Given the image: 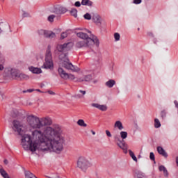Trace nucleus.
I'll list each match as a JSON object with an SVG mask.
<instances>
[{"label": "nucleus", "mask_w": 178, "mask_h": 178, "mask_svg": "<svg viewBox=\"0 0 178 178\" xmlns=\"http://www.w3.org/2000/svg\"><path fill=\"white\" fill-rule=\"evenodd\" d=\"M141 2H142V0H134L133 3H134L135 5H140Z\"/></svg>", "instance_id": "45"}, {"label": "nucleus", "mask_w": 178, "mask_h": 178, "mask_svg": "<svg viewBox=\"0 0 178 178\" xmlns=\"http://www.w3.org/2000/svg\"><path fill=\"white\" fill-rule=\"evenodd\" d=\"M21 138V145L25 151H50L56 154H62L66 143V138L62 127L56 125L54 127H46L43 131L35 129L30 134L23 133Z\"/></svg>", "instance_id": "1"}, {"label": "nucleus", "mask_w": 178, "mask_h": 178, "mask_svg": "<svg viewBox=\"0 0 178 178\" xmlns=\"http://www.w3.org/2000/svg\"><path fill=\"white\" fill-rule=\"evenodd\" d=\"M115 84H116V81H115L113 79H110L106 82L105 86H106V87L108 88H112Z\"/></svg>", "instance_id": "23"}, {"label": "nucleus", "mask_w": 178, "mask_h": 178, "mask_svg": "<svg viewBox=\"0 0 178 178\" xmlns=\"http://www.w3.org/2000/svg\"><path fill=\"white\" fill-rule=\"evenodd\" d=\"M18 79H19V80H29V79H30V76H29V75H27V74L19 72Z\"/></svg>", "instance_id": "26"}, {"label": "nucleus", "mask_w": 178, "mask_h": 178, "mask_svg": "<svg viewBox=\"0 0 178 178\" xmlns=\"http://www.w3.org/2000/svg\"><path fill=\"white\" fill-rule=\"evenodd\" d=\"M157 152L159 154V155H161L164 158H168V153L163 149L162 147H157Z\"/></svg>", "instance_id": "19"}, {"label": "nucleus", "mask_w": 178, "mask_h": 178, "mask_svg": "<svg viewBox=\"0 0 178 178\" xmlns=\"http://www.w3.org/2000/svg\"><path fill=\"white\" fill-rule=\"evenodd\" d=\"M63 66L65 69H67V70H71L72 72H80V68H79L77 66L73 65L72 63H69V61L65 62L63 64Z\"/></svg>", "instance_id": "13"}, {"label": "nucleus", "mask_w": 178, "mask_h": 178, "mask_svg": "<svg viewBox=\"0 0 178 178\" xmlns=\"http://www.w3.org/2000/svg\"><path fill=\"white\" fill-rule=\"evenodd\" d=\"M33 91H34V89H29V90H27L28 92H33Z\"/></svg>", "instance_id": "54"}, {"label": "nucleus", "mask_w": 178, "mask_h": 178, "mask_svg": "<svg viewBox=\"0 0 178 178\" xmlns=\"http://www.w3.org/2000/svg\"><path fill=\"white\" fill-rule=\"evenodd\" d=\"M77 125L81 126V127H87V124L84 122V120H79L77 121Z\"/></svg>", "instance_id": "28"}, {"label": "nucleus", "mask_w": 178, "mask_h": 178, "mask_svg": "<svg viewBox=\"0 0 178 178\" xmlns=\"http://www.w3.org/2000/svg\"><path fill=\"white\" fill-rule=\"evenodd\" d=\"M24 94L26 93V92H29L27 90H24L23 91Z\"/></svg>", "instance_id": "57"}, {"label": "nucleus", "mask_w": 178, "mask_h": 178, "mask_svg": "<svg viewBox=\"0 0 178 178\" xmlns=\"http://www.w3.org/2000/svg\"><path fill=\"white\" fill-rule=\"evenodd\" d=\"M48 93L50 94V95H55V93L52 90H49Z\"/></svg>", "instance_id": "51"}, {"label": "nucleus", "mask_w": 178, "mask_h": 178, "mask_svg": "<svg viewBox=\"0 0 178 178\" xmlns=\"http://www.w3.org/2000/svg\"><path fill=\"white\" fill-rule=\"evenodd\" d=\"M36 91H38L39 92H41V90L40 89H36Z\"/></svg>", "instance_id": "56"}, {"label": "nucleus", "mask_w": 178, "mask_h": 178, "mask_svg": "<svg viewBox=\"0 0 178 178\" xmlns=\"http://www.w3.org/2000/svg\"><path fill=\"white\" fill-rule=\"evenodd\" d=\"M3 163H4L5 165H8V163H9V161H8V159H4Z\"/></svg>", "instance_id": "52"}, {"label": "nucleus", "mask_w": 178, "mask_h": 178, "mask_svg": "<svg viewBox=\"0 0 178 178\" xmlns=\"http://www.w3.org/2000/svg\"><path fill=\"white\" fill-rule=\"evenodd\" d=\"M117 145L121 148V149H123V151H127V146L126 145V143L123 140H120V142H117Z\"/></svg>", "instance_id": "21"}, {"label": "nucleus", "mask_w": 178, "mask_h": 178, "mask_svg": "<svg viewBox=\"0 0 178 178\" xmlns=\"http://www.w3.org/2000/svg\"><path fill=\"white\" fill-rule=\"evenodd\" d=\"M0 175L2 176V177L3 178H10L9 177V175L8 174V172H6V171L5 170V169H3V168H0Z\"/></svg>", "instance_id": "24"}, {"label": "nucleus", "mask_w": 178, "mask_h": 178, "mask_svg": "<svg viewBox=\"0 0 178 178\" xmlns=\"http://www.w3.org/2000/svg\"><path fill=\"white\" fill-rule=\"evenodd\" d=\"M22 17H30V14L26 11H22Z\"/></svg>", "instance_id": "44"}, {"label": "nucleus", "mask_w": 178, "mask_h": 178, "mask_svg": "<svg viewBox=\"0 0 178 178\" xmlns=\"http://www.w3.org/2000/svg\"><path fill=\"white\" fill-rule=\"evenodd\" d=\"M74 5L76 8H80V6H81V3H80V1H76Z\"/></svg>", "instance_id": "48"}, {"label": "nucleus", "mask_w": 178, "mask_h": 178, "mask_svg": "<svg viewBox=\"0 0 178 178\" xmlns=\"http://www.w3.org/2000/svg\"><path fill=\"white\" fill-rule=\"evenodd\" d=\"M72 48H73V42H72L64 43L63 44H58L56 47L57 51L61 52V54H59V59L63 62H69L67 54L63 52H67V51H70Z\"/></svg>", "instance_id": "3"}, {"label": "nucleus", "mask_w": 178, "mask_h": 178, "mask_svg": "<svg viewBox=\"0 0 178 178\" xmlns=\"http://www.w3.org/2000/svg\"><path fill=\"white\" fill-rule=\"evenodd\" d=\"M149 158L151 161H154V162H155V154H154V152H150Z\"/></svg>", "instance_id": "43"}, {"label": "nucleus", "mask_w": 178, "mask_h": 178, "mask_svg": "<svg viewBox=\"0 0 178 178\" xmlns=\"http://www.w3.org/2000/svg\"><path fill=\"white\" fill-rule=\"evenodd\" d=\"M91 106H92L93 108H97V109H99V111H102V112H105V111L108 109L106 105H101L98 103H92L91 104Z\"/></svg>", "instance_id": "14"}, {"label": "nucleus", "mask_w": 178, "mask_h": 178, "mask_svg": "<svg viewBox=\"0 0 178 178\" xmlns=\"http://www.w3.org/2000/svg\"><path fill=\"white\" fill-rule=\"evenodd\" d=\"M44 69H52L54 67V61H52V53H51V48L48 47L46 51L45 62L42 67Z\"/></svg>", "instance_id": "6"}, {"label": "nucleus", "mask_w": 178, "mask_h": 178, "mask_svg": "<svg viewBox=\"0 0 178 178\" xmlns=\"http://www.w3.org/2000/svg\"><path fill=\"white\" fill-rule=\"evenodd\" d=\"M92 80V76L91 74L86 75L83 78H79L76 80L79 83H81V81H90Z\"/></svg>", "instance_id": "16"}, {"label": "nucleus", "mask_w": 178, "mask_h": 178, "mask_svg": "<svg viewBox=\"0 0 178 178\" xmlns=\"http://www.w3.org/2000/svg\"><path fill=\"white\" fill-rule=\"evenodd\" d=\"M135 178H147V177L142 172H138L135 174Z\"/></svg>", "instance_id": "27"}, {"label": "nucleus", "mask_w": 178, "mask_h": 178, "mask_svg": "<svg viewBox=\"0 0 178 178\" xmlns=\"http://www.w3.org/2000/svg\"><path fill=\"white\" fill-rule=\"evenodd\" d=\"M10 73L13 77L19 78V75L20 74V72L16 69L11 68L10 70Z\"/></svg>", "instance_id": "20"}, {"label": "nucleus", "mask_w": 178, "mask_h": 178, "mask_svg": "<svg viewBox=\"0 0 178 178\" xmlns=\"http://www.w3.org/2000/svg\"><path fill=\"white\" fill-rule=\"evenodd\" d=\"M113 138L116 143H119L120 141H122V140L120 139V136H119V135H114Z\"/></svg>", "instance_id": "39"}, {"label": "nucleus", "mask_w": 178, "mask_h": 178, "mask_svg": "<svg viewBox=\"0 0 178 178\" xmlns=\"http://www.w3.org/2000/svg\"><path fill=\"white\" fill-rule=\"evenodd\" d=\"M2 33H6L7 34L9 33H12V30H10V26L8 23H0V35Z\"/></svg>", "instance_id": "12"}, {"label": "nucleus", "mask_w": 178, "mask_h": 178, "mask_svg": "<svg viewBox=\"0 0 178 178\" xmlns=\"http://www.w3.org/2000/svg\"><path fill=\"white\" fill-rule=\"evenodd\" d=\"M30 72L35 74H40V73H42V70H41V68L35 67H29Z\"/></svg>", "instance_id": "18"}, {"label": "nucleus", "mask_w": 178, "mask_h": 178, "mask_svg": "<svg viewBox=\"0 0 178 178\" xmlns=\"http://www.w3.org/2000/svg\"><path fill=\"white\" fill-rule=\"evenodd\" d=\"M129 153L130 156L132 158L133 161H134L135 162H137V157L134 154V152H133V151L131 150H129Z\"/></svg>", "instance_id": "34"}, {"label": "nucleus", "mask_w": 178, "mask_h": 178, "mask_svg": "<svg viewBox=\"0 0 178 178\" xmlns=\"http://www.w3.org/2000/svg\"><path fill=\"white\" fill-rule=\"evenodd\" d=\"M58 72L59 76L61 77V79H63V80H74L76 79L74 75L67 73L66 71L62 67H59Z\"/></svg>", "instance_id": "8"}, {"label": "nucleus", "mask_w": 178, "mask_h": 178, "mask_svg": "<svg viewBox=\"0 0 178 178\" xmlns=\"http://www.w3.org/2000/svg\"><path fill=\"white\" fill-rule=\"evenodd\" d=\"M26 123L31 129L44 131L47 127H52V118L49 116L40 118L34 115H29L26 116Z\"/></svg>", "instance_id": "2"}, {"label": "nucleus", "mask_w": 178, "mask_h": 178, "mask_svg": "<svg viewBox=\"0 0 178 178\" xmlns=\"http://www.w3.org/2000/svg\"><path fill=\"white\" fill-rule=\"evenodd\" d=\"M167 112L166 110H163L161 111V113H160V116L162 119V120H165V119H166V115H167Z\"/></svg>", "instance_id": "33"}, {"label": "nucleus", "mask_w": 178, "mask_h": 178, "mask_svg": "<svg viewBox=\"0 0 178 178\" xmlns=\"http://www.w3.org/2000/svg\"><path fill=\"white\" fill-rule=\"evenodd\" d=\"M159 172H162L164 178H168L169 177V171H168V169L165 165H160L159 167Z\"/></svg>", "instance_id": "15"}, {"label": "nucleus", "mask_w": 178, "mask_h": 178, "mask_svg": "<svg viewBox=\"0 0 178 178\" xmlns=\"http://www.w3.org/2000/svg\"><path fill=\"white\" fill-rule=\"evenodd\" d=\"M53 13L56 15H60V6H58L54 8Z\"/></svg>", "instance_id": "31"}, {"label": "nucleus", "mask_w": 178, "mask_h": 178, "mask_svg": "<svg viewBox=\"0 0 178 178\" xmlns=\"http://www.w3.org/2000/svg\"><path fill=\"white\" fill-rule=\"evenodd\" d=\"M120 135L122 140H126V138H127L128 134L127 131H122L120 133Z\"/></svg>", "instance_id": "32"}, {"label": "nucleus", "mask_w": 178, "mask_h": 178, "mask_svg": "<svg viewBox=\"0 0 178 178\" xmlns=\"http://www.w3.org/2000/svg\"><path fill=\"white\" fill-rule=\"evenodd\" d=\"M38 33L39 35H43L45 38H55L56 37L55 33L45 29H40L38 31Z\"/></svg>", "instance_id": "11"}, {"label": "nucleus", "mask_w": 178, "mask_h": 178, "mask_svg": "<svg viewBox=\"0 0 178 178\" xmlns=\"http://www.w3.org/2000/svg\"><path fill=\"white\" fill-rule=\"evenodd\" d=\"M66 37H67V33L63 32L60 35V40H64V38H66Z\"/></svg>", "instance_id": "42"}, {"label": "nucleus", "mask_w": 178, "mask_h": 178, "mask_svg": "<svg viewBox=\"0 0 178 178\" xmlns=\"http://www.w3.org/2000/svg\"><path fill=\"white\" fill-rule=\"evenodd\" d=\"M161 122L159 121V120L158 118H155L154 119V127L155 129H159V127H161Z\"/></svg>", "instance_id": "30"}, {"label": "nucleus", "mask_w": 178, "mask_h": 178, "mask_svg": "<svg viewBox=\"0 0 178 178\" xmlns=\"http://www.w3.org/2000/svg\"><path fill=\"white\" fill-rule=\"evenodd\" d=\"M12 129L15 133H17L19 136H23V133L27 131V126L22 121L15 120L13 121Z\"/></svg>", "instance_id": "4"}, {"label": "nucleus", "mask_w": 178, "mask_h": 178, "mask_svg": "<svg viewBox=\"0 0 178 178\" xmlns=\"http://www.w3.org/2000/svg\"><path fill=\"white\" fill-rule=\"evenodd\" d=\"M70 14L72 15V16H74V17H77V9L72 8Z\"/></svg>", "instance_id": "36"}, {"label": "nucleus", "mask_w": 178, "mask_h": 178, "mask_svg": "<svg viewBox=\"0 0 178 178\" xmlns=\"http://www.w3.org/2000/svg\"><path fill=\"white\" fill-rule=\"evenodd\" d=\"M55 19V15H49L47 18V20L49 22H50L51 23H52V22H54V19Z\"/></svg>", "instance_id": "41"}, {"label": "nucleus", "mask_w": 178, "mask_h": 178, "mask_svg": "<svg viewBox=\"0 0 178 178\" xmlns=\"http://www.w3.org/2000/svg\"><path fill=\"white\" fill-rule=\"evenodd\" d=\"M92 1L90 0H82L81 5H83V6H92Z\"/></svg>", "instance_id": "25"}, {"label": "nucleus", "mask_w": 178, "mask_h": 178, "mask_svg": "<svg viewBox=\"0 0 178 178\" xmlns=\"http://www.w3.org/2000/svg\"><path fill=\"white\" fill-rule=\"evenodd\" d=\"M95 44V42H93L92 40L89 39V40H80L78 41L75 46L76 48H89Z\"/></svg>", "instance_id": "9"}, {"label": "nucleus", "mask_w": 178, "mask_h": 178, "mask_svg": "<svg viewBox=\"0 0 178 178\" xmlns=\"http://www.w3.org/2000/svg\"><path fill=\"white\" fill-rule=\"evenodd\" d=\"M101 63V58H97L96 62L95 63V65H99Z\"/></svg>", "instance_id": "50"}, {"label": "nucleus", "mask_w": 178, "mask_h": 178, "mask_svg": "<svg viewBox=\"0 0 178 178\" xmlns=\"http://www.w3.org/2000/svg\"><path fill=\"white\" fill-rule=\"evenodd\" d=\"M3 63H5V59L1 58L0 60V72H3V69H5Z\"/></svg>", "instance_id": "35"}, {"label": "nucleus", "mask_w": 178, "mask_h": 178, "mask_svg": "<svg viewBox=\"0 0 178 178\" xmlns=\"http://www.w3.org/2000/svg\"><path fill=\"white\" fill-rule=\"evenodd\" d=\"M91 133L93 136H95V131H94L93 130L91 131Z\"/></svg>", "instance_id": "55"}, {"label": "nucleus", "mask_w": 178, "mask_h": 178, "mask_svg": "<svg viewBox=\"0 0 178 178\" xmlns=\"http://www.w3.org/2000/svg\"><path fill=\"white\" fill-rule=\"evenodd\" d=\"M79 94L82 95L83 97H84V95H86V90H80L79 91Z\"/></svg>", "instance_id": "49"}, {"label": "nucleus", "mask_w": 178, "mask_h": 178, "mask_svg": "<svg viewBox=\"0 0 178 178\" xmlns=\"http://www.w3.org/2000/svg\"><path fill=\"white\" fill-rule=\"evenodd\" d=\"M67 12V9L66 8H64L63 6H60V15H62L63 13H66Z\"/></svg>", "instance_id": "37"}, {"label": "nucleus", "mask_w": 178, "mask_h": 178, "mask_svg": "<svg viewBox=\"0 0 178 178\" xmlns=\"http://www.w3.org/2000/svg\"><path fill=\"white\" fill-rule=\"evenodd\" d=\"M88 33H89L90 34H91V31H88Z\"/></svg>", "instance_id": "58"}, {"label": "nucleus", "mask_w": 178, "mask_h": 178, "mask_svg": "<svg viewBox=\"0 0 178 178\" xmlns=\"http://www.w3.org/2000/svg\"><path fill=\"white\" fill-rule=\"evenodd\" d=\"M174 104H175L176 108H178V102H177V101L175 100V101L174 102Z\"/></svg>", "instance_id": "53"}, {"label": "nucleus", "mask_w": 178, "mask_h": 178, "mask_svg": "<svg viewBox=\"0 0 178 178\" xmlns=\"http://www.w3.org/2000/svg\"><path fill=\"white\" fill-rule=\"evenodd\" d=\"M115 41H120V34L119 33H114Z\"/></svg>", "instance_id": "38"}, {"label": "nucleus", "mask_w": 178, "mask_h": 178, "mask_svg": "<svg viewBox=\"0 0 178 178\" xmlns=\"http://www.w3.org/2000/svg\"><path fill=\"white\" fill-rule=\"evenodd\" d=\"M115 129H118V130H123L124 129V127H123V124L121 121L118 120L114 124Z\"/></svg>", "instance_id": "22"}, {"label": "nucleus", "mask_w": 178, "mask_h": 178, "mask_svg": "<svg viewBox=\"0 0 178 178\" xmlns=\"http://www.w3.org/2000/svg\"><path fill=\"white\" fill-rule=\"evenodd\" d=\"M92 20H93L94 23L96 24H101V17L98 14H93Z\"/></svg>", "instance_id": "17"}, {"label": "nucleus", "mask_w": 178, "mask_h": 178, "mask_svg": "<svg viewBox=\"0 0 178 178\" xmlns=\"http://www.w3.org/2000/svg\"><path fill=\"white\" fill-rule=\"evenodd\" d=\"M25 178H37V177H35V175H34L30 171H26L25 172Z\"/></svg>", "instance_id": "29"}, {"label": "nucleus", "mask_w": 178, "mask_h": 178, "mask_svg": "<svg viewBox=\"0 0 178 178\" xmlns=\"http://www.w3.org/2000/svg\"><path fill=\"white\" fill-rule=\"evenodd\" d=\"M84 19L86 20H91V15L90 13H86L83 15Z\"/></svg>", "instance_id": "40"}, {"label": "nucleus", "mask_w": 178, "mask_h": 178, "mask_svg": "<svg viewBox=\"0 0 178 178\" xmlns=\"http://www.w3.org/2000/svg\"><path fill=\"white\" fill-rule=\"evenodd\" d=\"M106 134L107 137H112V134H111V131H109V130H106Z\"/></svg>", "instance_id": "47"}, {"label": "nucleus", "mask_w": 178, "mask_h": 178, "mask_svg": "<svg viewBox=\"0 0 178 178\" xmlns=\"http://www.w3.org/2000/svg\"><path fill=\"white\" fill-rule=\"evenodd\" d=\"M76 37L79 38H81V40H83L85 41H90V40H92L93 42H95V44L97 47L99 46V40H98V38L97 36L94 35V34H90L89 36L87 33L83 32H79L76 33Z\"/></svg>", "instance_id": "5"}, {"label": "nucleus", "mask_w": 178, "mask_h": 178, "mask_svg": "<svg viewBox=\"0 0 178 178\" xmlns=\"http://www.w3.org/2000/svg\"><path fill=\"white\" fill-rule=\"evenodd\" d=\"M77 166L79 168V169H81V170H87L90 166H91V162H90V160L88 159L81 156L79 158L77 161Z\"/></svg>", "instance_id": "7"}, {"label": "nucleus", "mask_w": 178, "mask_h": 178, "mask_svg": "<svg viewBox=\"0 0 178 178\" xmlns=\"http://www.w3.org/2000/svg\"><path fill=\"white\" fill-rule=\"evenodd\" d=\"M83 95H81L80 92L75 94V98H83Z\"/></svg>", "instance_id": "46"}, {"label": "nucleus", "mask_w": 178, "mask_h": 178, "mask_svg": "<svg viewBox=\"0 0 178 178\" xmlns=\"http://www.w3.org/2000/svg\"><path fill=\"white\" fill-rule=\"evenodd\" d=\"M38 33L39 35H43L45 38H55L56 37L55 33L45 29H40L38 31Z\"/></svg>", "instance_id": "10"}]
</instances>
